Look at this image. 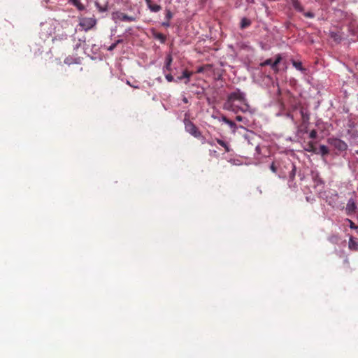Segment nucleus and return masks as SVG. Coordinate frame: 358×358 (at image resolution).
<instances>
[{"instance_id": "obj_30", "label": "nucleus", "mask_w": 358, "mask_h": 358, "mask_svg": "<svg viewBox=\"0 0 358 358\" xmlns=\"http://www.w3.org/2000/svg\"><path fill=\"white\" fill-rule=\"evenodd\" d=\"M123 42L122 39H118L115 42L113 43L108 48L107 50L108 51H113L118 44L122 43Z\"/></svg>"}, {"instance_id": "obj_23", "label": "nucleus", "mask_w": 358, "mask_h": 358, "mask_svg": "<svg viewBox=\"0 0 358 358\" xmlns=\"http://www.w3.org/2000/svg\"><path fill=\"white\" fill-rule=\"evenodd\" d=\"M251 24H252L251 20L244 17L241 20L240 28L241 29H244L248 27Z\"/></svg>"}, {"instance_id": "obj_28", "label": "nucleus", "mask_w": 358, "mask_h": 358, "mask_svg": "<svg viewBox=\"0 0 358 358\" xmlns=\"http://www.w3.org/2000/svg\"><path fill=\"white\" fill-rule=\"evenodd\" d=\"M279 164H280V162H278V161H275V162H273L269 166L270 168V170L274 173H276L278 175V172H279Z\"/></svg>"}, {"instance_id": "obj_4", "label": "nucleus", "mask_w": 358, "mask_h": 358, "mask_svg": "<svg viewBox=\"0 0 358 358\" xmlns=\"http://www.w3.org/2000/svg\"><path fill=\"white\" fill-rule=\"evenodd\" d=\"M338 198H339V196H338V194L336 192V191L330 190L328 192V194L326 196V201L333 208H335L337 210H343L344 203L339 201Z\"/></svg>"}, {"instance_id": "obj_47", "label": "nucleus", "mask_w": 358, "mask_h": 358, "mask_svg": "<svg viewBox=\"0 0 358 358\" xmlns=\"http://www.w3.org/2000/svg\"><path fill=\"white\" fill-rule=\"evenodd\" d=\"M210 155H217L216 150H213V151L210 150Z\"/></svg>"}, {"instance_id": "obj_40", "label": "nucleus", "mask_w": 358, "mask_h": 358, "mask_svg": "<svg viewBox=\"0 0 358 358\" xmlns=\"http://www.w3.org/2000/svg\"><path fill=\"white\" fill-rule=\"evenodd\" d=\"M348 129H352V128H356L357 126L353 122L349 121L348 123Z\"/></svg>"}, {"instance_id": "obj_22", "label": "nucleus", "mask_w": 358, "mask_h": 358, "mask_svg": "<svg viewBox=\"0 0 358 358\" xmlns=\"http://www.w3.org/2000/svg\"><path fill=\"white\" fill-rule=\"evenodd\" d=\"M293 66L298 71H301L303 73H306L307 69L302 66V63L301 62L292 61Z\"/></svg>"}, {"instance_id": "obj_33", "label": "nucleus", "mask_w": 358, "mask_h": 358, "mask_svg": "<svg viewBox=\"0 0 358 358\" xmlns=\"http://www.w3.org/2000/svg\"><path fill=\"white\" fill-rule=\"evenodd\" d=\"M217 143L220 145L221 146H222L224 149H225V151L226 152H229L230 151V149H229V147L228 145V144L224 142V141L221 140V139H217Z\"/></svg>"}, {"instance_id": "obj_24", "label": "nucleus", "mask_w": 358, "mask_h": 358, "mask_svg": "<svg viewBox=\"0 0 358 358\" xmlns=\"http://www.w3.org/2000/svg\"><path fill=\"white\" fill-rule=\"evenodd\" d=\"M317 154L321 155L322 157L327 155L329 152V150L327 146L324 145H320L319 150L317 152L314 151Z\"/></svg>"}, {"instance_id": "obj_44", "label": "nucleus", "mask_w": 358, "mask_h": 358, "mask_svg": "<svg viewBox=\"0 0 358 358\" xmlns=\"http://www.w3.org/2000/svg\"><path fill=\"white\" fill-rule=\"evenodd\" d=\"M182 101L185 103H188V99L186 96H183Z\"/></svg>"}, {"instance_id": "obj_20", "label": "nucleus", "mask_w": 358, "mask_h": 358, "mask_svg": "<svg viewBox=\"0 0 358 358\" xmlns=\"http://www.w3.org/2000/svg\"><path fill=\"white\" fill-rule=\"evenodd\" d=\"M69 3L75 6L80 11H83L85 9V6L81 3L80 0H69Z\"/></svg>"}, {"instance_id": "obj_15", "label": "nucleus", "mask_w": 358, "mask_h": 358, "mask_svg": "<svg viewBox=\"0 0 358 358\" xmlns=\"http://www.w3.org/2000/svg\"><path fill=\"white\" fill-rule=\"evenodd\" d=\"M173 62V57L171 56V54H169L166 56V58H165V62H164V65L162 68V71H163V73H165L166 71H172V68H171V64Z\"/></svg>"}, {"instance_id": "obj_32", "label": "nucleus", "mask_w": 358, "mask_h": 358, "mask_svg": "<svg viewBox=\"0 0 358 358\" xmlns=\"http://www.w3.org/2000/svg\"><path fill=\"white\" fill-rule=\"evenodd\" d=\"M296 127V134L298 136H302L306 132H304L305 127L304 126H299L298 124L297 125H294Z\"/></svg>"}, {"instance_id": "obj_53", "label": "nucleus", "mask_w": 358, "mask_h": 358, "mask_svg": "<svg viewBox=\"0 0 358 358\" xmlns=\"http://www.w3.org/2000/svg\"><path fill=\"white\" fill-rule=\"evenodd\" d=\"M157 80L159 81V82H161L162 81V78L160 77L157 78Z\"/></svg>"}, {"instance_id": "obj_31", "label": "nucleus", "mask_w": 358, "mask_h": 358, "mask_svg": "<svg viewBox=\"0 0 358 358\" xmlns=\"http://www.w3.org/2000/svg\"><path fill=\"white\" fill-rule=\"evenodd\" d=\"M285 117L291 120L294 125H297V122L295 120L294 115L292 112H287L285 113Z\"/></svg>"}, {"instance_id": "obj_42", "label": "nucleus", "mask_w": 358, "mask_h": 358, "mask_svg": "<svg viewBox=\"0 0 358 358\" xmlns=\"http://www.w3.org/2000/svg\"><path fill=\"white\" fill-rule=\"evenodd\" d=\"M255 151L257 152V154H259V153H260V152H261V148H260V147H259V145H256V147H255Z\"/></svg>"}, {"instance_id": "obj_8", "label": "nucleus", "mask_w": 358, "mask_h": 358, "mask_svg": "<svg viewBox=\"0 0 358 358\" xmlns=\"http://www.w3.org/2000/svg\"><path fill=\"white\" fill-rule=\"evenodd\" d=\"M329 143L340 152L345 151L348 149L347 143L338 138H330L328 140Z\"/></svg>"}, {"instance_id": "obj_38", "label": "nucleus", "mask_w": 358, "mask_h": 358, "mask_svg": "<svg viewBox=\"0 0 358 358\" xmlns=\"http://www.w3.org/2000/svg\"><path fill=\"white\" fill-rule=\"evenodd\" d=\"M317 131L315 129L310 131V132L309 133V137L311 139H315L317 138Z\"/></svg>"}, {"instance_id": "obj_17", "label": "nucleus", "mask_w": 358, "mask_h": 358, "mask_svg": "<svg viewBox=\"0 0 358 358\" xmlns=\"http://www.w3.org/2000/svg\"><path fill=\"white\" fill-rule=\"evenodd\" d=\"M347 135L348 136V138L350 141H356L358 139V127L348 129Z\"/></svg>"}, {"instance_id": "obj_56", "label": "nucleus", "mask_w": 358, "mask_h": 358, "mask_svg": "<svg viewBox=\"0 0 358 358\" xmlns=\"http://www.w3.org/2000/svg\"><path fill=\"white\" fill-rule=\"evenodd\" d=\"M240 128L245 129V127L243 126H240Z\"/></svg>"}, {"instance_id": "obj_18", "label": "nucleus", "mask_w": 358, "mask_h": 358, "mask_svg": "<svg viewBox=\"0 0 358 358\" xmlns=\"http://www.w3.org/2000/svg\"><path fill=\"white\" fill-rule=\"evenodd\" d=\"M150 31H151L152 37L155 39H157V40L159 41L160 43H162V44L165 43L166 38V36L163 34L157 32L154 29H152Z\"/></svg>"}, {"instance_id": "obj_3", "label": "nucleus", "mask_w": 358, "mask_h": 358, "mask_svg": "<svg viewBox=\"0 0 358 358\" xmlns=\"http://www.w3.org/2000/svg\"><path fill=\"white\" fill-rule=\"evenodd\" d=\"M357 201V194L354 192L350 194V197L348 198L346 206L344 205V208L343 210L345 211V214L346 215L352 216L356 213L358 208Z\"/></svg>"}, {"instance_id": "obj_35", "label": "nucleus", "mask_w": 358, "mask_h": 358, "mask_svg": "<svg viewBox=\"0 0 358 358\" xmlns=\"http://www.w3.org/2000/svg\"><path fill=\"white\" fill-rule=\"evenodd\" d=\"M164 74L166 80L168 82H169V83H171V82L176 83V78H174V76L171 73H166V72Z\"/></svg>"}, {"instance_id": "obj_50", "label": "nucleus", "mask_w": 358, "mask_h": 358, "mask_svg": "<svg viewBox=\"0 0 358 358\" xmlns=\"http://www.w3.org/2000/svg\"><path fill=\"white\" fill-rule=\"evenodd\" d=\"M277 116H281V115H284L285 116V113H282L281 112H279L276 114Z\"/></svg>"}, {"instance_id": "obj_34", "label": "nucleus", "mask_w": 358, "mask_h": 358, "mask_svg": "<svg viewBox=\"0 0 358 358\" xmlns=\"http://www.w3.org/2000/svg\"><path fill=\"white\" fill-rule=\"evenodd\" d=\"M236 120L238 122H243L244 124L248 125L249 123V120L248 118L243 117L241 115H237L236 117Z\"/></svg>"}, {"instance_id": "obj_25", "label": "nucleus", "mask_w": 358, "mask_h": 358, "mask_svg": "<svg viewBox=\"0 0 358 358\" xmlns=\"http://www.w3.org/2000/svg\"><path fill=\"white\" fill-rule=\"evenodd\" d=\"M329 36L336 43H340L342 41V38L338 32L330 31Z\"/></svg>"}, {"instance_id": "obj_55", "label": "nucleus", "mask_w": 358, "mask_h": 358, "mask_svg": "<svg viewBox=\"0 0 358 358\" xmlns=\"http://www.w3.org/2000/svg\"><path fill=\"white\" fill-rule=\"evenodd\" d=\"M306 150L308 151V152H310L312 150L311 149H307Z\"/></svg>"}, {"instance_id": "obj_45", "label": "nucleus", "mask_w": 358, "mask_h": 358, "mask_svg": "<svg viewBox=\"0 0 358 358\" xmlns=\"http://www.w3.org/2000/svg\"><path fill=\"white\" fill-rule=\"evenodd\" d=\"M85 40H86L85 37L80 38H79V43H80L82 42L85 43Z\"/></svg>"}, {"instance_id": "obj_52", "label": "nucleus", "mask_w": 358, "mask_h": 358, "mask_svg": "<svg viewBox=\"0 0 358 358\" xmlns=\"http://www.w3.org/2000/svg\"><path fill=\"white\" fill-rule=\"evenodd\" d=\"M43 1H45L46 3H48L50 2V0H43Z\"/></svg>"}, {"instance_id": "obj_9", "label": "nucleus", "mask_w": 358, "mask_h": 358, "mask_svg": "<svg viewBox=\"0 0 358 358\" xmlns=\"http://www.w3.org/2000/svg\"><path fill=\"white\" fill-rule=\"evenodd\" d=\"M112 18L113 20H120L123 22H135L136 17L134 16L127 15L122 12H114L112 14Z\"/></svg>"}, {"instance_id": "obj_57", "label": "nucleus", "mask_w": 358, "mask_h": 358, "mask_svg": "<svg viewBox=\"0 0 358 358\" xmlns=\"http://www.w3.org/2000/svg\"><path fill=\"white\" fill-rule=\"evenodd\" d=\"M127 83L128 85H130V83H129V81H127Z\"/></svg>"}, {"instance_id": "obj_11", "label": "nucleus", "mask_w": 358, "mask_h": 358, "mask_svg": "<svg viewBox=\"0 0 358 358\" xmlns=\"http://www.w3.org/2000/svg\"><path fill=\"white\" fill-rule=\"evenodd\" d=\"M192 72L189 71L187 69H184L182 70L180 76H176V83H178L183 81L185 84H188L190 81V78L192 77Z\"/></svg>"}, {"instance_id": "obj_39", "label": "nucleus", "mask_w": 358, "mask_h": 358, "mask_svg": "<svg viewBox=\"0 0 358 358\" xmlns=\"http://www.w3.org/2000/svg\"><path fill=\"white\" fill-rule=\"evenodd\" d=\"M218 120L220 122H222L226 124L229 119H228L226 116L222 115L220 117H219Z\"/></svg>"}, {"instance_id": "obj_6", "label": "nucleus", "mask_w": 358, "mask_h": 358, "mask_svg": "<svg viewBox=\"0 0 358 358\" xmlns=\"http://www.w3.org/2000/svg\"><path fill=\"white\" fill-rule=\"evenodd\" d=\"M282 60V57L280 54H278L275 59L269 58L264 61L260 64L261 66H270L272 70L275 72H278V64Z\"/></svg>"}, {"instance_id": "obj_37", "label": "nucleus", "mask_w": 358, "mask_h": 358, "mask_svg": "<svg viewBox=\"0 0 358 358\" xmlns=\"http://www.w3.org/2000/svg\"><path fill=\"white\" fill-rule=\"evenodd\" d=\"M303 15L307 17V18H310V19H312L315 17V14L313 13V12H310V11H308V12H303Z\"/></svg>"}, {"instance_id": "obj_1", "label": "nucleus", "mask_w": 358, "mask_h": 358, "mask_svg": "<svg viewBox=\"0 0 358 358\" xmlns=\"http://www.w3.org/2000/svg\"><path fill=\"white\" fill-rule=\"evenodd\" d=\"M296 175V166L287 157L282 159L279 164V172L278 176L280 178L288 179V185L289 187L292 186V182Z\"/></svg>"}, {"instance_id": "obj_10", "label": "nucleus", "mask_w": 358, "mask_h": 358, "mask_svg": "<svg viewBox=\"0 0 358 358\" xmlns=\"http://www.w3.org/2000/svg\"><path fill=\"white\" fill-rule=\"evenodd\" d=\"M96 20L92 17H85L80 20V25L85 31H87L96 24Z\"/></svg>"}, {"instance_id": "obj_29", "label": "nucleus", "mask_w": 358, "mask_h": 358, "mask_svg": "<svg viewBox=\"0 0 358 358\" xmlns=\"http://www.w3.org/2000/svg\"><path fill=\"white\" fill-rule=\"evenodd\" d=\"M226 124H227L229 127L232 132H235L236 130L238 129V126L236 125V124L231 120H229Z\"/></svg>"}, {"instance_id": "obj_5", "label": "nucleus", "mask_w": 358, "mask_h": 358, "mask_svg": "<svg viewBox=\"0 0 358 358\" xmlns=\"http://www.w3.org/2000/svg\"><path fill=\"white\" fill-rule=\"evenodd\" d=\"M187 115L186 114L183 120L186 132L195 138H199L201 136V133L199 131L196 126L187 117Z\"/></svg>"}, {"instance_id": "obj_21", "label": "nucleus", "mask_w": 358, "mask_h": 358, "mask_svg": "<svg viewBox=\"0 0 358 358\" xmlns=\"http://www.w3.org/2000/svg\"><path fill=\"white\" fill-rule=\"evenodd\" d=\"M348 247L350 250L358 251V240L351 236L349 238Z\"/></svg>"}, {"instance_id": "obj_13", "label": "nucleus", "mask_w": 358, "mask_h": 358, "mask_svg": "<svg viewBox=\"0 0 358 358\" xmlns=\"http://www.w3.org/2000/svg\"><path fill=\"white\" fill-rule=\"evenodd\" d=\"M95 6L100 13H104L108 8V0H96Z\"/></svg>"}, {"instance_id": "obj_7", "label": "nucleus", "mask_w": 358, "mask_h": 358, "mask_svg": "<svg viewBox=\"0 0 358 358\" xmlns=\"http://www.w3.org/2000/svg\"><path fill=\"white\" fill-rule=\"evenodd\" d=\"M99 46L96 44H92L91 47L89 45L83 47L84 53L92 60L96 59L99 57Z\"/></svg>"}, {"instance_id": "obj_49", "label": "nucleus", "mask_w": 358, "mask_h": 358, "mask_svg": "<svg viewBox=\"0 0 358 358\" xmlns=\"http://www.w3.org/2000/svg\"><path fill=\"white\" fill-rule=\"evenodd\" d=\"M203 67H199V69L197 70V71L199 73H201V72H203Z\"/></svg>"}, {"instance_id": "obj_14", "label": "nucleus", "mask_w": 358, "mask_h": 358, "mask_svg": "<svg viewBox=\"0 0 358 358\" xmlns=\"http://www.w3.org/2000/svg\"><path fill=\"white\" fill-rule=\"evenodd\" d=\"M240 104H241V106L237 105L235 107V109H236V112L238 110H241L243 113H249L250 114L253 113L254 110L250 108L249 104L247 103V100L246 99H245V102H241V103H240Z\"/></svg>"}, {"instance_id": "obj_16", "label": "nucleus", "mask_w": 358, "mask_h": 358, "mask_svg": "<svg viewBox=\"0 0 358 358\" xmlns=\"http://www.w3.org/2000/svg\"><path fill=\"white\" fill-rule=\"evenodd\" d=\"M173 17V13L170 9L165 10V21L162 22V25L164 27H169L171 26L170 20Z\"/></svg>"}, {"instance_id": "obj_43", "label": "nucleus", "mask_w": 358, "mask_h": 358, "mask_svg": "<svg viewBox=\"0 0 358 358\" xmlns=\"http://www.w3.org/2000/svg\"><path fill=\"white\" fill-rule=\"evenodd\" d=\"M80 46H81V43H77V44H76V45H74L73 49H74L75 50H78Z\"/></svg>"}, {"instance_id": "obj_12", "label": "nucleus", "mask_w": 358, "mask_h": 358, "mask_svg": "<svg viewBox=\"0 0 358 358\" xmlns=\"http://www.w3.org/2000/svg\"><path fill=\"white\" fill-rule=\"evenodd\" d=\"M299 112L302 118L301 126L305 127L304 132H308V126L309 124L310 120V113L308 110L304 108H301Z\"/></svg>"}, {"instance_id": "obj_27", "label": "nucleus", "mask_w": 358, "mask_h": 358, "mask_svg": "<svg viewBox=\"0 0 358 358\" xmlns=\"http://www.w3.org/2000/svg\"><path fill=\"white\" fill-rule=\"evenodd\" d=\"M64 63L67 64L69 65L73 64H80V59L79 57L71 58V57H68L65 59Z\"/></svg>"}, {"instance_id": "obj_36", "label": "nucleus", "mask_w": 358, "mask_h": 358, "mask_svg": "<svg viewBox=\"0 0 358 358\" xmlns=\"http://www.w3.org/2000/svg\"><path fill=\"white\" fill-rule=\"evenodd\" d=\"M345 221L349 223V227L352 229H356L358 231V226L355 225V224L349 218H346Z\"/></svg>"}, {"instance_id": "obj_2", "label": "nucleus", "mask_w": 358, "mask_h": 358, "mask_svg": "<svg viewBox=\"0 0 358 358\" xmlns=\"http://www.w3.org/2000/svg\"><path fill=\"white\" fill-rule=\"evenodd\" d=\"M245 101V94L239 89H236L227 96V99L224 103V108L227 110H231L236 113L235 107L237 106L236 102L239 103Z\"/></svg>"}, {"instance_id": "obj_26", "label": "nucleus", "mask_w": 358, "mask_h": 358, "mask_svg": "<svg viewBox=\"0 0 358 358\" xmlns=\"http://www.w3.org/2000/svg\"><path fill=\"white\" fill-rule=\"evenodd\" d=\"M147 6L148 9L152 13H157L162 9L161 6L153 3L152 2H151L150 4H148Z\"/></svg>"}, {"instance_id": "obj_51", "label": "nucleus", "mask_w": 358, "mask_h": 358, "mask_svg": "<svg viewBox=\"0 0 358 358\" xmlns=\"http://www.w3.org/2000/svg\"><path fill=\"white\" fill-rule=\"evenodd\" d=\"M208 143L210 144V145H214V143L212 141H208Z\"/></svg>"}, {"instance_id": "obj_48", "label": "nucleus", "mask_w": 358, "mask_h": 358, "mask_svg": "<svg viewBox=\"0 0 358 358\" xmlns=\"http://www.w3.org/2000/svg\"><path fill=\"white\" fill-rule=\"evenodd\" d=\"M145 3H146V5L148 6V4H150L151 2H152V0H145Z\"/></svg>"}, {"instance_id": "obj_41", "label": "nucleus", "mask_w": 358, "mask_h": 358, "mask_svg": "<svg viewBox=\"0 0 358 358\" xmlns=\"http://www.w3.org/2000/svg\"><path fill=\"white\" fill-rule=\"evenodd\" d=\"M298 108H299V105L294 104L291 106V112H294V111L296 110Z\"/></svg>"}, {"instance_id": "obj_54", "label": "nucleus", "mask_w": 358, "mask_h": 358, "mask_svg": "<svg viewBox=\"0 0 358 358\" xmlns=\"http://www.w3.org/2000/svg\"><path fill=\"white\" fill-rule=\"evenodd\" d=\"M245 138L249 141V136L248 135L245 136Z\"/></svg>"}, {"instance_id": "obj_19", "label": "nucleus", "mask_w": 358, "mask_h": 358, "mask_svg": "<svg viewBox=\"0 0 358 358\" xmlns=\"http://www.w3.org/2000/svg\"><path fill=\"white\" fill-rule=\"evenodd\" d=\"M290 3H292V7L299 13H303L304 11L303 6L301 4L299 0H290Z\"/></svg>"}, {"instance_id": "obj_46", "label": "nucleus", "mask_w": 358, "mask_h": 358, "mask_svg": "<svg viewBox=\"0 0 358 358\" xmlns=\"http://www.w3.org/2000/svg\"><path fill=\"white\" fill-rule=\"evenodd\" d=\"M316 183L317 185H319V184H323V182L322 181V180L320 178H319L317 181H316Z\"/></svg>"}]
</instances>
